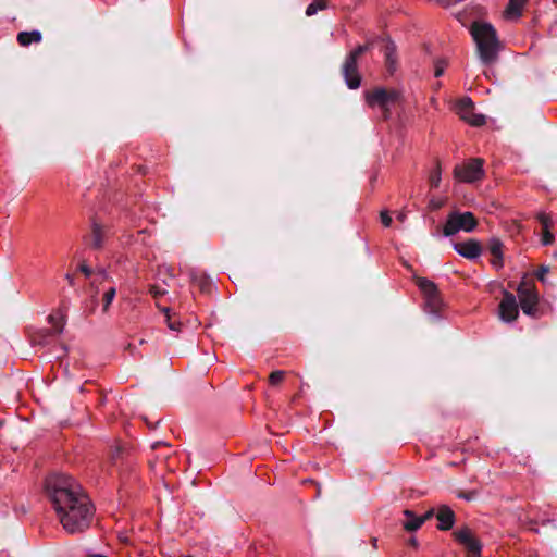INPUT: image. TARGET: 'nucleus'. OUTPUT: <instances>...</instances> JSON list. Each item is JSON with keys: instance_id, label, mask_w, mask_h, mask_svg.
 Returning a JSON list of instances; mask_svg holds the SVG:
<instances>
[{"instance_id": "nucleus-1", "label": "nucleus", "mask_w": 557, "mask_h": 557, "mask_svg": "<svg viewBox=\"0 0 557 557\" xmlns=\"http://www.w3.org/2000/svg\"><path fill=\"white\" fill-rule=\"evenodd\" d=\"M45 492L69 534L83 533L89 528L94 506L72 476L59 473L49 475L45 481Z\"/></svg>"}, {"instance_id": "nucleus-2", "label": "nucleus", "mask_w": 557, "mask_h": 557, "mask_svg": "<svg viewBox=\"0 0 557 557\" xmlns=\"http://www.w3.org/2000/svg\"><path fill=\"white\" fill-rule=\"evenodd\" d=\"M469 30L481 62L484 65L494 64L498 60L503 47L495 27L487 22L474 21Z\"/></svg>"}, {"instance_id": "nucleus-3", "label": "nucleus", "mask_w": 557, "mask_h": 557, "mask_svg": "<svg viewBox=\"0 0 557 557\" xmlns=\"http://www.w3.org/2000/svg\"><path fill=\"white\" fill-rule=\"evenodd\" d=\"M519 305L524 314L539 319L542 317L543 311L540 308L539 293L534 283L523 280L517 288Z\"/></svg>"}, {"instance_id": "nucleus-4", "label": "nucleus", "mask_w": 557, "mask_h": 557, "mask_svg": "<svg viewBox=\"0 0 557 557\" xmlns=\"http://www.w3.org/2000/svg\"><path fill=\"white\" fill-rule=\"evenodd\" d=\"M371 44L359 45L351 50L342 65V75L349 89H357L360 86L361 77L358 72V59L369 51Z\"/></svg>"}, {"instance_id": "nucleus-5", "label": "nucleus", "mask_w": 557, "mask_h": 557, "mask_svg": "<svg viewBox=\"0 0 557 557\" xmlns=\"http://www.w3.org/2000/svg\"><path fill=\"white\" fill-rule=\"evenodd\" d=\"M478 225V220L472 212L454 211L448 214L447 221L443 226L444 236H453L459 231L472 232Z\"/></svg>"}, {"instance_id": "nucleus-6", "label": "nucleus", "mask_w": 557, "mask_h": 557, "mask_svg": "<svg viewBox=\"0 0 557 557\" xmlns=\"http://www.w3.org/2000/svg\"><path fill=\"white\" fill-rule=\"evenodd\" d=\"M399 99L398 91L394 89L375 88L372 91L366 94V101L370 107L377 106L382 112L384 119H388L391 115V106L395 104Z\"/></svg>"}, {"instance_id": "nucleus-7", "label": "nucleus", "mask_w": 557, "mask_h": 557, "mask_svg": "<svg viewBox=\"0 0 557 557\" xmlns=\"http://www.w3.org/2000/svg\"><path fill=\"white\" fill-rule=\"evenodd\" d=\"M484 160L481 158H473L468 160L462 165H456L454 175L457 180L466 183H474L484 176Z\"/></svg>"}, {"instance_id": "nucleus-8", "label": "nucleus", "mask_w": 557, "mask_h": 557, "mask_svg": "<svg viewBox=\"0 0 557 557\" xmlns=\"http://www.w3.org/2000/svg\"><path fill=\"white\" fill-rule=\"evenodd\" d=\"M417 285L424 295L425 308L432 314H438L443 308V300L436 285L424 277L417 278Z\"/></svg>"}, {"instance_id": "nucleus-9", "label": "nucleus", "mask_w": 557, "mask_h": 557, "mask_svg": "<svg viewBox=\"0 0 557 557\" xmlns=\"http://www.w3.org/2000/svg\"><path fill=\"white\" fill-rule=\"evenodd\" d=\"M456 110L460 119L472 126H482L485 124V116L474 112V103L469 97L460 99L456 104Z\"/></svg>"}, {"instance_id": "nucleus-10", "label": "nucleus", "mask_w": 557, "mask_h": 557, "mask_svg": "<svg viewBox=\"0 0 557 557\" xmlns=\"http://www.w3.org/2000/svg\"><path fill=\"white\" fill-rule=\"evenodd\" d=\"M519 315V304L516 296L510 292L504 290L503 299L499 304V318L505 322H512Z\"/></svg>"}, {"instance_id": "nucleus-11", "label": "nucleus", "mask_w": 557, "mask_h": 557, "mask_svg": "<svg viewBox=\"0 0 557 557\" xmlns=\"http://www.w3.org/2000/svg\"><path fill=\"white\" fill-rule=\"evenodd\" d=\"M453 535L455 540L459 544L463 545L470 554H480L482 544L478 539L473 536L472 531L467 525L454 531Z\"/></svg>"}, {"instance_id": "nucleus-12", "label": "nucleus", "mask_w": 557, "mask_h": 557, "mask_svg": "<svg viewBox=\"0 0 557 557\" xmlns=\"http://www.w3.org/2000/svg\"><path fill=\"white\" fill-rule=\"evenodd\" d=\"M455 250L466 259L473 260L481 256L482 245L476 239H468L454 245Z\"/></svg>"}, {"instance_id": "nucleus-13", "label": "nucleus", "mask_w": 557, "mask_h": 557, "mask_svg": "<svg viewBox=\"0 0 557 557\" xmlns=\"http://www.w3.org/2000/svg\"><path fill=\"white\" fill-rule=\"evenodd\" d=\"M107 235L106 226L97 222L96 220H92L91 223V231L88 235L89 239V246L92 249H101L104 245V239Z\"/></svg>"}, {"instance_id": "nucleus-14", "label": "nucleus", "mask_w": 557, "mask_h": 557, "mask_svg": "<svg viewBox=\"0 0 557 557\" xmlns=\"http://www.w3.org/2000/svg\"><path fill=\"white\" fill-rule=\"evenodd\" d=\"M435 516L440 522L437 525L438 530L448 531L454 527L456 516L453 509L447 505H441Z\"/></svg>"}, {"instance_id": "nucleus-15", "label": "nucleus", "mask_w": 557, "mask_h": 557, "mask_svg": "<svg viewBox=\"0 0 557 557\" xmlns=\"http://www.w3.org/2000/svg\"><path fill=\"white\" fill-rule=\"evenodd\" d=\"M503 243L499 238H491L488 242V250L493 256L492 264L496 269L504 267Z\"/></svg>"}, {"instance_id": "nucleus-16", "label": "nucleus", "mask_w": 557, "mask_h": 557, "mask_svg": "<svg viewBox=\"0 0 557 557\" xmlns=\"http://www.w3.org/2000/svg\"><path fill=\"white\" fill-rule=\"evenodd\" d=\"M191 282L197 285L202 293H209L211 289V278L203 272L191 270L189 273Z\"/></svg>"}, {"instance_id": "nucleus-17", "label": "nucleus", "mask_w": 557, "mask_h": 557, "mask_svg": "<svg viewBox=\"0 0 557 557\" xmlns=\"http://www.w3.org/2000/svg\"><path fill=\"white\" fill-rule=\"evenodd\" d=\"M404 516L406 520L403 522V528L408 532H414L423 525V519L416 516L412 510L405 509Z\"/></svg>"}, {"instance_id": "nucleus-18", "label": "nucleus", "mask_w": 557, "mask_h": 557, "mask_svg": "<svg viewBox=\"0 0 557 557\" xmlns=\"http://www.w3.org/2000/svg\"><path fill=\"white\" fill-rule=\"evenodd\" d=\"M16 39L22 47H27L33 42L39 44L42 40V35L39 30L20 32Z\"/></svg>"}, {"instance_id": "nucleus-19", "label": "nucleus", "mask_w": 557, "mask_h": 557, "mask_svg": "<svg viewBox=\"0 0 557 557\" xmlns=\"http://www.w3.org/2000/svg\"><path fill=\"white\" fill-rule=\"evenodd\" d=\"M387 71L393 74L396 69V47L394 42H387L384 49Z\"/></svg>"}, {"instance_id": "nucleus-20", "label": "nucleus", "mask_w": 557, "mask_h": 557, "mask_svg": "<svg viewBox=\"0 0 557 557\" xmlns=\"http://www.w3.org/2000/svg\"><path fill=\"white\" fill-rule=\"evenodd\" d=\"M527 0H509L505 15L506 17H519L521 16L522 8L524 7Z\"/></svg>"}, {"instance_id": "nucleus-21", "label": "nucleus", "mask_w": 557, "mask_h": 557, "mask_svg": "<svg viewBox=\"0 0 557 557\" xmlns=\"http://www.w3.org/2000/svg\"><path fill=\"white\" fill-rule=\"evenodd\" d=\"M49 323L53 326V330H51L55 335L63 332L64 325H65V315L60 314L59 318H57L54 314H50L48 317Z\"/></svg>"}, {"instance_id": "nucleus-22", "label": "nucleus", "mask_w": 557, "mask_h": 557, "mask_svg": "<svg viewBox=\"0 0 557 557\" xmlns=\"http://www.w3.org/2000/svg\"><path fill=\"white\" fill-rule=\"evenodd\" d=\"M329 0H312V2L306 9V15L312 16L318 13V11L323 10L327 7Z\"/></svg>"}, {"instance_id": "nucleus-23", "label": "nucleus", "mask_w": 557, "mask_h": 557, "mask_svg": "<svg viewBox=\"0 0 557 557\" xmlns=\"http://www.w3.org/2000/svg\"><path fill=\"white\" fill-rule=\"evenodd\" d=\"M55 335L51 330L44 329L35 334L33 341L35 344L46 345L49 343V338Z\"/></svg>"}, {"instance_id": "nucleus-24", "label": "nucleus", "mask_w": 557, "mask_h": 557, "mask_svg": "<svg viewBox=\"0 0 557 557\" xmlns=\"http://www.w3.org/2000/svg\"><path fill=\"white\" fill-rule=\"evenodd\" d=\"M115 294H116V290H115L114 287L109 288L104 293V295L102 297V302H103L102 310H103V312L108 311L110 305L112 304V301H113V299L115 297Z\"/></svg>"}, {"instance_id": "nucleus-25", "label": "nucleus", "mask_w": 557, "mask_h": 557, "mask_svg": "<svg viewBox=\"0 0 557 557\" xmlns=\"http://www.w3.org/2000/svg\"><path fill=\"white\" fill-rule=\"evenodd\" d=\"M429 183L432 188L438 187L441 183V166L437 162L436 168L431 172Z\"/></svg>"}, {"instance_id": "nucleus-26", "label": "nucleus", "mask_w": 557, "mask_h": 557, "mask_svg": "<svg viewBox=\"0 0 557 557\" xmlns=\"http://www.w3.org/2000/svg\"><path fill=\"white\" fill-rule=\"evenodd\" d=\"M285 377V372L282 370L273 371L269 376V382L271 385L280 384Z\"/></svg>"}, {"instance_id": "nucleus-27", "label": "nucleus", "mask_w": 557, "mask_h": 557, "mask_svg": "<svg viewBox=\"0 0 557 557\" xmlns=\"http://www.w3.org/2000/svg\"><path fill=\"white\" fill-rule=\"evenodd\" d=\"M537 220L542 224L543 230H550L553 227V221L548 214L540 213Z\"/></svg>"}, {"instance_id": "nucleus-28", "label": "nucleus", "mask_w": 557, "mask_h": 557, "mask_svg": "<svg viewBox=\"0 0 557 557\" xmlns=\"http://www.w3.org/2000/svg\"><path fill=\"white\" fill-rule=\"evenodd\" d=\"M554 240H555V236L550 232V230H543L542 239H541L542 245L549 246L554 243Z\"/></svg>"}, {"instance_id": "nucleus-29", "label": "nucleus", "mask_w": 557, "mask_h": 557, "mask_svg": "<svg viewBox=\"0 0 557 557\" xmlns=\"http://www.w3.org/2000/svg\"><path fill=\"white\" fill-rule=\"evenodd\" d=\"M446 62L444 60H437L435 62L434 75L440 77L444 74Z\"/></svg>"}, {"instance_id": "nucleus-30", "label": "nucleus", "mask_w": 557, "mask_h": 557, "mask_svg": "<svg viewBox=\"0 0 557 557\" xmlns=\"http://www.w3.org/2000/svg\"><path fill=\"white\" fill-rule=\"evenodd\" d=\"M549 272V268L547 265H541L535 272V276L539 281L545 282L546 274Z\"/></svg>"}, {"instance_id": "nucleus-31", "label": "nucleus", "mask_w": 557, "mask_h": 557, "mask_svg": "<svg viewBox=\"0 0 557 557\" xmlns=\"http://www.w3.org/2000/svg\"><path fill=\"white\" fill-rule=\"evenodd\" d=\"M149 293L152 295L153 298H159L160 296H163L166 292L156 285H151L149 288Z\"/></svg>"}, {"instance_id": "nucleus-32", "label": "nucleus", "mask_w": 557, "mask_h": 557, "mask_svg": "<svg viewBox=\"0 0 557 557\" xmlns=\"http://www.w3.org/2000/svg\"><path fill=\"white\" fill-rule=\"evenodd\" d=\"M381 222L385 227H389L392 224V218L387 211L381 212Z\"/></svg>"}, {"instance_id": "nucleus-33", "label": "nucleus", "mask_w": 557, "mask_h": 557, "mask_svg": "<svg viewBox=\"0 0 557 557\" xmlns=\"http://www.w3.org/2000/svg\"><path fill=\"white\" fill-rule=\"evenodd\" d=\"M476 495V492L474 491H471V492H459L458 493V497L459 498H463V499H467V500H472Z\"/></svg>"}, {"instance_id": "nucleus-34", "label": "nucleus", "mask_w": 557, "mask_h": 557, "mask_svg": "<svg viewBox=\"0 0 557 557\" xmlns=\"http://www.w3.org/2000/svg\"><path fill=\"white\" fill-rule=\"evenodd\" d=\"M166 323H168L169 329H171L173 331H178L180 327H181V323L180 322H173L171 320V315L170 314H168Z\"/></svg>"}, {"instance_id": "nucleus-35", "label": "nucleus", "mask_w": 557, "mask_h": 557, "mask_svg": "<svg viewBox=\"0 0 557 557\" xmlns=\"http://www.w3.org/2000/svg\"><path fill=\"white\" fill-rule=\"evenodd\" d=\"M442 206H443V201H441V200L431 199L429 202V207L431 210H438L440 208H442Z\"/></svg>"}, {"instance_id": "nucleus-36", "label": "nucleus", "mask_w": 557, "mask_h": 557, "mask_svg": "<svg viewBox=\"0 0 557 557\" xmlns=\"http://www.w3.org/2000/svg\"><path fill=\"white\" fill-rule=\"evenodd\" d=\"M78 269L87 277L90 276L92 273L91 269L85 263L81 264Z\"/></svg>"}, {"instance_id": "nucleus-37", "label": "nucleus", "mask_w": 557, "mask_h": 557, "mask_svg": "<svg viewBox=\"0 0 557 557\" xmlns=\"http://www.w3.org/2000/svg\"><path fill=\"white\" fill-rule=\"evenodd\" d=\"M435 515V511L433 508L428 510L423 516H420V519H423V523L428 520H430Z\"/></svg>"}, {"instance_id": "nucleus-38", "label": "nucleus", "mask_w": 557, "mask_h": 557, "mask_svg": "<svg viewBox=\"0 0 557 557\" xmlns=\"http://www.w3.org/2000/svg\"><path fill=\"white\" fill-rule=\"evenodd\" d=\"M97 305H98V299H97V296L95 294V295L91 296V309H90L91 312L95 311Z\"/></svg>"}, {"instance_id": "nucleus-39", "label": "nucleus", "mask_w": 557, "mask_h": 557, "mask_svg": "<svg viewBox=\"0 0 557 557\" xmlns=\"http://www.w3.org/2000/svg\"><path fill=\"white\" fill-rule=\"evenodd\" d=\"M408 544H409L410 546H412V547H418V545H419V544H418V540H417L414 536H412V537H410V539H409Z\"/></svg>"}, {"instance_id": "nucleus-40", "label": "nucleus", "mask_w": 557, "mask_h": 557, "mask_svg": "<svg viewBox=\"0 0 557 557\" xmlns=\"http://www.w3.org/2000/svg\"><path fill=\"white\" fill-rule=\"evenodd\" d=\"M65 278H66V281L69 282V284H70L71 286H73V285H74V276H73L72 274L67 273V274L65 275Z\"/></svg>"}, {"instance_id": "nucleus-41", "label": "nucleus", "mask_w": 557, "mask_h": 557, "mask_svg": "<svg viewBox=\"0 0 557 557\" xmlns=\"http://www.w3.org/2000/svg\"><path fill=\"white\" fill-rule=\"evenodd\" d=\"M158 308L160 309L161 312H163L165 314V318L168 319V314H170V308L160 307L159 305H158Z\"/></svg>"}, {"instance_id": "nucleus-42", "label": "nucleus", "mask_w": 557, "mask_h": 557, "mask_svg": "<svg viewBox=\"0 0 557 557\" xmlns=\"http://www.w3.org/2000/svg\"><path fill=\"white\" fill-rule=\"evenodd\" d=\"M397 219L400 221V222H404L406 220V214L404 212L399 213L397 215Z\"/></svg>"}, {"instance_id": "nucleus-43", "label": "nucleus", "mask_w": 557, "mask_h": 557, "mask_svg": "<svg viewBox=\"0 0 557 557\" xmlns=\"http://www.w3.org/2000/svg\"><path fill=\"white\" fill-rule=\"evenodd\" d=\"M121 454V448L120 447H116V449L114 450L113 455H112V458H116L119 457V455Z\"/></svg>"}, {"instance_id": "nucleus-44", "label": "nucleus", "mask_w": 557, "mask_h": 557, "mask_svg": "<svg viewBox=\"0 0 557 557\" xmlns=\"http://www.w3.org/2000/svg\"><path fill=\"white\" fill-rule=\"evenodd\" d=\"M87 557H108L104 554H88Z\"/></svg>"}, {"instance_id": "nucleus-45", "label": "nucleus", "mask_w": 557, "mask_h": 557, "mask_svg": "<svg viewBox=\"0 0 557 557\" xmlns=\"http://www.w3.org/2000/svg\"><path fill=\"white\" fill-rule=\"evenodd\" d=\"M163 445L162 442H156L152 444V449H156L158 446Z\"/></svg>"}, {"instance_id": "nucleus-46", "label": "nucleus", "mask_w": 557, "mask_h": 557, "mask_svg": "<svg viewBox=\"0 0 557 557\" xmlns=\"http://www.w3.org/2000/svg\"><path fill=\"white\" fill-rule=\"evenodd\" d=\"M371 543H372L373 547L376 548L377 539L372 537Z\"/></svg>"}, {"instance_id": "nucleus-47", "label": "nucleus", "mask_w": 557, "mask_h": 557, "mask_svg": "<svg viewBox=\"0 0 557 557\" xmlns=\"http://www.w3.org/2000/svg\"><path fill=\"white\" fill-rule=\"evenodd\" d=\"M555 2H557V0H554Z\"/></svg>"}]
</instances>
